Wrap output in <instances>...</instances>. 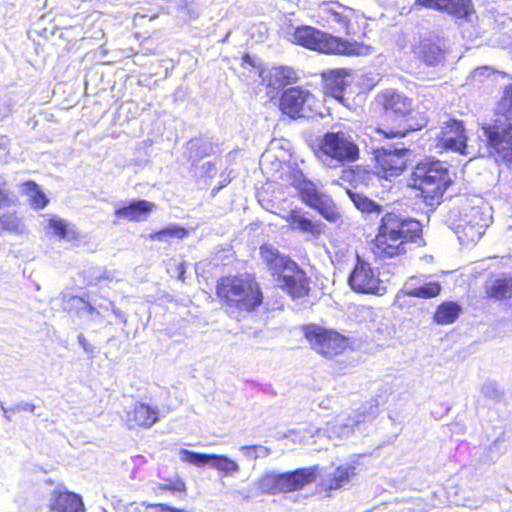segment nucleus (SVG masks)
<instances>
[{"label": "nucleus", "instance_id": "nucleus-30", "mask_svg": "<svg viewBox=\"0 0 512 512\" xmlns=\"http://www.w3.org/2000/svg\"><path fill=\"white\" fill-rule=\"evenodd\" d=\"M495 111L496 115L512 123V83L504 86Z\"/></svg>", "mask_w": 512, "mask_h": 512}, {"label": "nucleus", "instance_id": "nucleus-41", "mask_svg": "<svg viewBox=\"0 0 512 512\" xmlns=\"http://www.w3.org/2000/svg\"><path fill=\"white\" fill-rule=\"evenodd\" d=\"M177 272H178V279L181 280L182 282L185 281L186 277V266L185 264L182 262V263H179L177 265Z\"/></svg>", "mask_w": 512, "mask_h": 512}, {"label": "nucleus", "instance_id": "nucleus-7", "mask_svg": "<svg viewBox=\"0 0 512 512\" xmlns=\"http://www.w3.org/2000/svg\"><path fill=\"white\" fill-rule=\"evenodd\" d=\"M291 185L296 190L300 201L316 210L327 221L334 223L341 218L333 199L322 191L319 184L308 179L302 171L293 172Z\"/></svg>", "mask_w": 512, "mask_h": 512}, {"label": "nucleus", "instance_id": "nucleus-17", "mask_svg": "<svg viewBox=\"0 0 512 512\" xmlns=\"http://www.w3.org/2000/svg\"><path fill=\"white\" fill-rule=\"evenodd\" d=\"M467 140L463 121L454 118L447 120L436 136L437 146L461 155H466Z\"/></svg>", "mask_w": 512, "mask_h": 512}, {"label": "nucleus", "instance_id": "nucleus-20", "mask_svg": "<svg viewBox=\"0 0 512 512\" xmlns=\"http://www.w3.org/2000/svg\"><path fill=\"white\" fill-rule=\"evenodd\" d=\"M308 215L301 207H295L282 216V219L293 231L319 237L324 232L325 225L321 221L312 220Z\"/></svg>", "mask_w": 512, "mask_h": 512}, {"label": "nucleus", "instance_id": "nucleus-16", "mask_svg": "<svg viewBox=\"0 0 512 512\" xmlns=\"http://www.w3.org/2000/svg\"><path fill=\"white\" fill-rule=\"evenodd\" d=\"M183 462L193 464L198 467L210 465L216 469L222 477L232 476L239 471V465L225 455L203 454L183 449L180 451Z\"/></svg>", "mask_w": 512, "mask_h": 512}, {"label": "nucleus", "instance_id": "nucleus-36", "mask_svg": "<svg viewBox=\"0 0 512 512\" xmlns=\"http://www.w3.org/2000/svg\"><path fill=\"white\" fill-rule=\"evenodd\" d=\"M48 227L52 230V233L55 236H58L61 239L68 238L69 225L65 220L59 218H51L49 220Z\"/></svg>", "mask_w": 512, "mask_h": 512}, {"label": "nucleus", "instance_id": "nucleus-39", "mask_svg": "<svg viewBox=\"0 0 512 512\" xmlns=\"http://www.w3.org/2000/svg\"><path fill=\"white\" fill-rule=\"evenodd\" d=\"M78 340L85 352L91 353V354L94 353V350H95L94 346L91 343H89L84 336H79Z\"/></svg>", "mask_w": 512, "mask_h": 512}, {"label": "nucleus", "instance_id": "nucleus-3", "mask_svg": "<svg viewBox=\"0 0 512 512\" xmlns=\"http://www.w3.org/2000/svg\"><path fill=\"white\" fill-rule=\"evenodd\" d=\"M259 256L277 287L292 300L309 296L310 277L294 259L269 242L259 246Z\"/></svg>", "mask_w": 512, "mask_h": 512}, {"label": "nucleus", "instance_id": "nucleus-5", "mask_svg": "<svg viewBox=\"0 0 512 512\" xmlns=\"http://www.w3.org/2000/svg\"><path fill=\"white\" fill-rule=\"evenodd\" d=\"M376 109L372 116L374 131L381 134L386 139L402 138L409 132L420 129L406 125H390L387 116L395 118H406L414 111L413 99L404 93L386 89L378 93L375 97Z\"/></svg>", "mask_w": 512, "mask_h": 512}, {"label": "nucleus", "instance_id": "nucleus-40", "mask_svg": "<svg viewBox=\"0 0 512 512\" xmlns=\"http://www.w3.org/2000/svg\"><path fill=\"white\" fill-rule=\"evenodd\" d=\"M241 60H242V65L243 66H251L253 68H256V63L254 61V59L250 56V54L248 53H244L241 57Z\"/></svg>", "mask_w": 512, "mask_h": 512}, {"label": "nucleus", "instance_id": "nucleus-34", "mask_svg": "<svg viewBox=\"0 0 512 512\" xmlns=\"http://www.w3.org/2000/svg\"><path fill=\"white\" fill-rule=\"evenodd\" d=\"M352 199H353L355 206L362 212L381 213V211H382V206L380 204L376 203L375 201L369 199L366 196H363L360 194H355L352 196Z\"/></svg>", "mask_w": 512, "mask_h": 512}, {"label": "nucleus", "instance_id": "nucleus-24", "mask_svg": "<svg viewBox=\"0 0 512 512\" xmlns=\"http://www.w3.org/2000/svg\"><path fill=\"white\" fill-rule=\"evenodd\" d=\"M154 208V203L148 200H133L115 209L114 215L129 222H141L149 217Z\"/></svg>", "mask_w": 512, "mask_h": 512}, {"label": "nucleus", "instance_id": "nucleus-12", "mask_svg": "<svg viewBox=\"0 0 512 512\" xmlns=\"http://www.w3.org/2000/svg\"><path fill=\"white\" fill-rule=\"evenodd\" d=\"M316 17V22L322 27L337 29L347 36L356 34L353 22L357 19V15L350 7L338 2H323Z\"/></svg>", "mask_w": 512, "mask_h": 512}, {"label": "nucleus", "instance_id": "nucleus-11", "mask_svg": "<svg viewBox=\"0 0 512 512\" xmlns=\"http://www.w3.org/2000/svg\"><path fill=\"white\" fill-rule=\"evenodd\" d=\"M319 150L342 165L355 162L360 155L358 145L343 131L325 133L319 142Z\"/></svg>", "mask_w": 512, "mask_h": 512}, {"label": "nucleus", "instance_id": "nucleus-2", "mask_svg": "<svg viewBox=\"0 0 512 512\" xmlns=\"http://www.w3.org/2000/svg\"><path fill=\"white\" fill-rule=\"evenodd\" d=\"M215 297L226 312H256L264 303V292L254 273L225 274L215 281Z\"/></svg>", "mask_w": 512, "mask_h": 512}, {"label": "nucleus", "instance_id": "nucleus-19", "mask_svg": "<svg viewBox=\"0 0 512 512\" xmlns=\"http://www.w3.org/2000/svg\"><path fill=\"white\" fill-rule=\"evenodd\" d=\"M46 512H86V507L80 494L62 486L51 493Z\"/></svg>", "mask_w": 512, "mask_h": 512}, {"label": "nucleus", "instance_id": "nucleus-9", "mask_svg": "<svg viewBox=\"0 0 512 512\" xmlns=\"http://www.w3.org/2000/svg\"><path fill=\"white\" fill-rule=\"evenodd\" d=\"M302 332L311 349L328 359L341 355L350 346L349 337L317 324L303 325Z\"/></svg>", "mask_w": 512, "mask_h": 512}, {"label": "nucleus", "instance_id": "nucleus-25", "mask_svg": "<svg viewBox=\"0 0 512 512\" xmlns=\"http://www.w3.org/2000/svg\"><path fill=\"white\" fill-rule=\"evenodd\" d=\"M346 68L330 69L322 73L325 92L337 100H342L347 87L346 78L350 76Z\"/></svg>", "mask_w": 512, "mask_h": 512}, {"label": "nucleus", "instance_id": "nucleus-18", "mask_svg": "<svg viewBox=\"0 0 512 512\" xmlns=\"http://www.w3.org/2000/svg\"><path fill=\"white\" fill-rule=\"evenodd\" d=\"M414 6L467 18L475 12L472 0H415Z\"/></svg>", "mask_w": 512, "mask_h": 512}, {"label": "nucleus", "instance_id": "nucleus-32", "mask_svg": "<svg viewBox=\"0 0 512 512\" xmlns=\"http://www.w3.org/2000/svg\"><path fill=\"white\" fill-rule=\"evenodd\" d=\"M441 289V285L438 282H427L422 286L409 288L405 293L410 297L428 299L438 296Z\"/></svg>", "mask_w": 512, "mask_h": 512}, {"label": "nucleus", "instance_id": "nucleus-38", "mask_svg": "<svg viewBox=\"0 0 512 512\" xmlns=\"http://www.w3.org/2000/svg\"><path fill=\"white\" fill-rule=\"evenodd\" d=\"M143 506L145 509H155L158 512H170L172 506H169L164 503H156V504H150V503H143Z\"/></svg>", "mask_w": 512, "mask_h": 512}, {"label": "nucleus", "instance_id": "nucleus-28", "mask_svg": "<svg viewBox=\"0 0 512 512\" xmlns=\"http://www.w3.org/2000/svg\"><path fill=\"white\" fill-rule=\"evenodd\" d=\"M440 52V48L430 42H422L415 49L417 58L428 66H435L439 63Z\"/></svg>", "mask_w": 512, "mask_h": 512}, {"label": "nucleus", "instance_id": "nucleus-33", "mask_svg": "<svg viewBox=\"0 0 512 512\" xmlns=\"http://www.w3.org/2000/svg\"><path fill=\"white\" fill-rule=\"evenodd\" d=\"M21 221L15 212L0 215V233H21Z\"/></svg>", "mask_w": 512, "mask_h": 512}, {"label": "nucleus", "instance_id": "nucleus-14", "mask_svg": "<svg viewBox=\"0 0 512 512\" xmlns=\"http://www.w3.org/2000/svg\"><path fill=\"white\" fill-rule=\"evenodd\" d=\"M409 150L377 149L374 151V172L386 180L400 176L408 166L407 154Z\"/></svg>", "mask_w": 512, "mask_h": 512}, {"label": "nucleus", "instance_id": "nucleus-35", "mask_svg": "<svg viewBox=\"0 0 512 512\" xmlns=\"http://www.w3.org/2000/svg\"><path fill=\"white\" fill-rule=\"evenodd\" d=\"M482 234L481 227H475L469 223L462 225L458 230V237L461 241L474 242Z\"/></svg>", "mask_w": 512, "mask_h": 512}, {"label": "nucleus", "instance_id": "nucleus-1", "mask_svg": "<svg viewBox=\"0 0 512 512\" xmlns=\"http://www.w3.org/2000/svg\"><path fill=\"white\" fill-rule=\"evenodd\" d=\"M423 226L415 218L394 211L384 213L370 242L371 253L386 261L405 256L410 245L422 240Z\"/></svg>", "mask_w": 512, "mask_h": 512}, {"label": "nucleus", "instance_id": "nucleus-37", "mask_svg": "<svg viewBox=\"0 0 512 512\" xmlns=\"http://www.w3.org/2000/svg\"><path fill=\"white\" fill-rule=\"evenodd\" d=\"M187 487L185 482L182 479H177L172 483L168 484H160L158 486V490L160 492H172V493H184L186 491Z\"/></svg>", "mask_w": 512, "mask_h": 512}, {"label": "nucleus", "instance_id": "nucleus-15", "mask_svg": "<svg viewBox=\"0 0 512 512\" xmlns=\"http://www.w3.org/2000/svg\"><path fill=\"white\" fill-rule=\"evenodd\" d=\"M348 283L353 291L360 294H377L381 288L378 273L368 262L359 257L348 277Z\"/></svg>", "mask_w": 512, "mask_h": 512}, {"label": "nucleus", "instance_id": "nucleus-27", "mask_svg": "<svg viewBox=\"0 0 512 512\" xmlns=\"http://www.w3.org/2000/svg\"><path fill=\"white\" fill-rule=\"evenodd\" d=\"M189 234L190 231L187 228L173 224L159 230L152 231L149 233L148 239L151 241L169 242L171 239L183 240L188 237Z\"/></svg>", "mask_w": 512, "mask_h": 512}, {"label": "nucleus", "instance_id": "nucleus-31", "mask_svg": "<svg viewBox=\"0 0 512 512\" xmlns=\"http://www.w3.org/2000/svg\"><path fill=\"white\" fill-rule=\"evenodd\" d=\"M350 474L348 469L345 467H337L331 474L330 478L326 483L321 485V488L326 493H330L333 490L340 489L346 482L349 481Z\"/></svg>", "mask_w": 512, "mask_h": 512}, {"label": "nucleus", "instance_id": "nucleus-29", "mask_svg": "<svg viewBox=\"0 0 512 512\" xmlns=\"http://www.w3.org/2000/svg\"><path fill=\"white\" fill-rule=\"evenodd\" d=\"M23 187L24 191L27 194H30L29 204L32 208L35 210H42L47 206L49 200L44 192L40 190L38 184L35 181L28 180L23 183Z\"/></svg>", "mask_w": 512, "mask_h": 512}, {"label": "nucleus", "instance_id": "nucleus-13", "mask_svg": "<svg viewBox=\"0 0 512 512\" xmlns=\"http://www.w3.org/2000/svg\"><path fill=\"white\" fill-rule=\"evenodd\" d=\"M487 147L498 159L508 166L512 165V123L496 119L482 125Z\"/></svg>", "mask_w": 512, "mask_h": 512}, {"label": "nucleus", "instance_id": "nucleus-23", "mask_svg": "<svg viewBox=\"0 0 512 512\" xmlns=\"http://www.w3.org/2000/svg\"><path fill=\"white\" fill-rule=\"evenodd\" d=\"M157 409L146 403H136L127 412L126 419L130 429H149L158 421Z\"/></svg>", "mask_w": 512, "mask_h": 512}, {"label": "nucleus", "instance_id": "nucleus-21", "mask_svg": "<svg viewBox=\"0 0 512 512\" xmlns=\"http://www.w3.org/2000/svg\"><path fill=\"white\" fill-rule=\"evenodd\" d=\"M259 75L267 88L280 89L294 84L299 80L297 71L289 66H273L268 70H260Z\"/></svg>", "mask_w": 512, "mask_h": 512}, {"label": "nucleus", "instance_id": "nucleus-43", "mask_svg": "<svg viewBox=\"0 0 512 512\" xmlns=\"http://www.w3.org/2000/svg\"><path fill=\"white\" fill-rule=\"evenodd\" d=\"M70 299L71 300H77V301H80V302H84L83 298L80 297V296H71Z\"/></svg>", "mask_w": 512, "mask_h": 512}, {"label": "nucleus", "instance_id": "nucleus-4", "mask_svg": "<svg viewBox=\"0 0 512 512\" xmlns=\"http://www.w3.org/2000/svg\"><path fill=\"white\" fill-rule=\"evenodd\" d=\"M452 182L449 169L442 161L425 158L412 168L408 187L422 203L433 207L441 203Z\"/></svg>", "mask_w": 512, "mask_h": 512}, {"label": "nucleus", "instance_id": "nucleus-42", "mask_svg": "<svg viewBox=\"0 0 512 512\" xmlns=\"http://www.w3.org/2000/svg\"><path fill=\"white\" fill-rule=\"evenodd\" d=\"M9 146V138L6 135H0V150L6 151Z\"/></svg>", "mask_w": 512, "mask_h": 512}, {"label": "nucleus", "instance_id": "nucleus-22", "mask_svg": "<svg viewBox=\"0 0 512 512\" xmlns=\"http://www.w3.org/2000/svg\"><path fill=\"white\" fill-rule=\"evenodd\" d=\"M484 298L488 301L503 302L512 298V276L501 274L488 279L483 285Z\"/></svg>", "mask_w": 512, "mask_h": 512}, {"label": "nucleus", "instance_id": "nucleus-44", "mask_svg": "<svg viewBox=\"0 0 512 512\" xmlns=\"http://www.w3.org/2000/svg\"><path fill=\"white\" fill-rule=\"evenodd\" d=\"M71 232H72L71 238H76V233L74 231H71Z\"/></svg>", "mask_w": 512, "mask_h": 512}, {"label": "nucleus", "instance_id": "nucleus-8", "mask_svg": "<svg viewBox=\"0 0 512 512\" xmlns=\"http://www.w3.org/2000/svg\"><path fill=\"white\" fill-rule=\"evenodd\" d=\"M318 473V466H310L290 472L266 474L260 480V488L263 493L271 495L300 491L314 483Z\"/></svg>", "mask_w": 512, "mask_h": 512}, {"label": "nucleus", "instance_id": "nucleus-26", "mask_svg": "<svg viewBox=\"0 0 512 512\" xmlns=\"http://www.w3.org/2000/svg\"><path fill=\"white\" fill-rule=\"evenodd\" d=\"M462 312L461 305L456 301H443L435 309L433 313V322L438 325L453 324Z\"/></svg>", "mask_w": 512, "mask_h": 512}, {"label": "nucleus", "instance_id": "nucleus-10", "mask_svg": "<svg viewBox=\"0 0 512 512\" xmlns=\"http://www.w3.org/2000/svg\"><path fill=\"white\" fill-rule=\"evenodd\" d=\"M317 97L308 89L292 86L284 89L278 100V108L291 119L308 117L316 109Z\"/></svg>", "mask_w": 512, "mask_h": 512}, {"label": "nucleus", "instance_id": "nucleus-6", "mask_svg": "<svg viewBox=\"0 0 512 512\" xmlns=\"http://www.w3.org/2000/svg\"><path fill=\"white\" fill-rule=\"evenodd\" d=\"M292 37L294 44L325 55L366 56L372 49L362 42L351 41L309 25L296 27Z\"/></svg>", "mask_w": 512, "mask_h": 512}]
</instances>
